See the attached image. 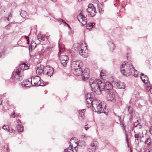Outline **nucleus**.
<instances>
[{
  "mask_svg": "<svg viewBox=\"0 0 152 152\" xmlns=\"http://www.w3.org/2000/svg\"><path fill=\"white\" fill-rule=\"evenodd\" d=\"M89 83L92 90L98 95L101 94V91L104 89H111L113 87L111 82H108L105 83L99 79L96 80L94 78H91Z\"/></svg>",
  "mask_w": 152,
  "mask_h": 152,
  "instance_id": "obj_1",
  "label": "nucleus"
},
{
  "mask_svg": "<svg viewBox=\"0 0 152 152\" xmlns=\"http://www.w3.org/2000/svg\"><path fill=\"white\" fill-rule=\"evenodd\" d=\"M92 95L90 93H88L86 100V105L89 108L91 105L95 110V112H97L99 113L104 112V110L103 107H102L101 102L95 98L94 99L91 97Z\"/></svg>",
  "mask_w": 152,
  "mask_h": 152,
  "instance_id": "obj_2",
  "label": "nucleus"
},
{
  "mask_svg": "<svg viewBox=\"0 0 152 152\" xmlns=\"http://www.w3.org/2000/svg\"><path fill=\"white\" fill-rule=\"evenodd\" d=\"M120 69L121 72L124 75L128 76L132 75L135 77L138 75V72L134 69L131 64L125 63L122 65Z\"/></svg>",
  "mask_w": 152,
  "mask_h": 152,
  "instance_id": "obj_3",
  "label": "nucleus"
},
{
  "mask_svg": "<svg viewBox=\"0 0 152 152\" xmlns=\"http://www.w3.org/2000/svg\"><path fill=\"white\" fill-rule=\"evenodd\" d=\"M28 69V66L24 63L19 65L12 73V79H16L19 81L22 80V77L23 75V70Z\"/></svg>",
  "mask_w": 152,
  "mask_h": 152,
  "instance_id": "obj_4",
  "label": "nucleus"
},
{
  "mask_svg": "<svg viewBox=\"0 0 152 152\" xmlns=\"http://www.w3.org/2000/svg\"><path fill=\"white\" fill-rule=\"evenodd\" d=\"M78 51L79 52V54L84 58H86L88 56V50L87 49L86 46L83 49L79 43H75L71 50L70 53L72 55L73 53H76Z\"/></svg>",
  "mask_w": 152,
  "mask_h": 152,
  "instance_id": "obj_5",
  "label": "nucleus"
},
{
  "mask_svg": "<svg viewBox=\"0 0 152 152\" xmlns=\"http://www.w3.org/2000/svg\"><path fill=\"white\" fill-rule=\"evenodd\" d=\"M86 11L88 13V15L91 17L94 16L96 13V9L93 4L88 5Z\"/></svg>",
  "mask_w": 152,
  "mask_h": 152,
  "instance_id": "obj_6",
  "label": "nucleus"
},
{
  "mask_svg": "<svg viewBox=\"0 0 152 152\" xmlns=\"http://www.w3.org/2000/svg\"><path fill=\"white\" fill-rule=\"evenodd\" d=\"M75 138H72L71 140H70V142H72V141L74 140H75ZM74 143L75 144H76V146L75 145V147H74V148L73 149V145H72L71 144L69 145V147L67 149H65L64 150V152H76L77 151V150L76 149L77 146V143L76 142H75V141H73Z\"/></svg>",
  "mask_w": 152,
  "mask_h": 152,
  "instance_id": "obj_7",
  "label": "nucleus"
},
{
  "mask_svg": "<svg viewBox=\"0 0 152 152\" xmlns=\"http://www.w3.org/2000/svg\"><path fill=\"white\" fill-rule=\"evenodd\" d=\"M98 143L97 141H93L89 147V151L90 152L95 151L98 148Z\"/></svg>",
  "mask_w": 152,
  "mask_h": 152,
  "instance_id": "obj_8",
  "label": "nucleus"
},
{
  "mask_svg": "<svg viewBox=\"0 0 152 152\" xmlns=\"http://www.w3.org/2000/svg\"><path fill=\"white\" fill-rule=\"evenodd\" d=\"M61 64L64 67H65L67 65V62L68 61V56L66 55H63L59 57Z\"/></svg>",
  "mask_w": 152,
  "mask_h": 152,
  "instance_id": "obj_9",
  "label": "nucleus"
},
{
  "mask_svg": "<svg viewBox=\"0 0 152 152\" xmlns=\"http://www.w3.org/2000/svg\"><path fill=\"white\" fill-rule=\"evenodd\" d=\"M83 63L80 62V61H73L72 62L71 65V67L72 68V70L76 69V68H78L79 67H81L82 66Z\"/></svg>",
  "mask_w": 152,
  "mask_h": 152,
  "instance_id": "obj_10",
  "label": "nucleus"
},
{
  "mask_svg": "<svg viewBox=\"0 0 152 152\" xmlns=\"http://www.w3.org/2000/svg\"><path fill=\"white\" fill-rule=\"evenodd\" d=\"M77 17L79 21L81 23L83 26L87 23V18L82 13H80Z\"/></svg>",
  "mask_w": 152,
  "mask_h": 152,
  "instance_id": "obj_11",
  "label": "nucleus"
},
{
  "mask_svg": "<svg viewBox=\"0 0 152 152\" xmlns=\"http://www.w3.org/2000/svg\"><path fill=\"white\" fill-rule=\"evenodd\" d=\"M31 80H32V82L34 83L33 85H32L33 86H38L39 85L38 81H40V78L39 76L37 75L33 76Z\"/></svg>",
  "mask_w": 152,
  "mask_h": 152,
  "instance_id": "obj_12",
  "label": "nucleus"
},
{
  "mask_svg": "<svg viewBox=\"0 0 152 152\" xmlns=\"http://www.w3.org/2000/svg\"><path fill=\"white\" fill-rule=\"evenodd\" d=\"M89 70L88 69L85 70L83 72L81 75L83 76L82 78L84 81H85L89 77Z\"/></svg>",
  "mask_w": 152,
  "mask_h": 152,
  "instance_id": "obj_13",
  "label": "nucleus"
},
{
  "mask_svg": "<svg viewBox=\"0 0 152 152\" xmlns=\"http://www.w3.org/2000/svg\"><path fill=\"white\" fill-rule=\"evenodd\" d=\"M72 71L73 74L77 76L81 75L83 72L81 67L76 68V69H74Z\"/></svg>",
  "mask_w": 152,
  "mask_h": 152,
  "instance_id": "obj_14",
  "label": "nucleus"
},
{
  "mask_svg": "<svg viewBox=\"0 0 152 152\" xmlns=\"http://www.w3.org/2000/svg\"><path fill=\"white\" fill-rule=\"evenodd\" d=\"M85 109L81 110L79 113L78 118L79 119L82 120L84 118V112Z\"/></svg>",
  "mask_w": 152,
  "mask_h": 152,
  "instance_id": "obj_15",
  "label": "nucleus"
},
{
  "mask_svg": "<svg viewBox=\"0 0 152 152\" xmlns=\"http://www.w3.org/2000/svg\"><path fill=\"white\" fill-rule=\"evenodd\" d=\"M115 97V93L113 92L110 91L108 94V100L110 101H113Z\"/></svg>",
  "mask_w": 152,
  "mask_h": 152,
  "instance_id": "obj_16",
  "label": "nucleus"
},
{
  "mask_svg": "<svg viewBox=\"0 0 152 152\" xmlns=\"http://www.w3.org/2000/svg\"><path fill=\"white\" fill-rule=\"evenodd\" d=\"M107 73L106 70L102 69L101 70L100 76L102 79L104 80L105 78L106 75L107 74Z\"/></svg>",
  "mask_w": 152,
  "mask_h": 152,
  "instance_id": "obj_17",
  "label": "nucleus"
},
{
  "mask_svg": "<svg viewBox=\"0 0 152 152\" xmlns=\"http://www.w3.org/2000/svg\"><path fill=\"white\" fill-rule=\"evenodd\" d=\"M103 3H100L98 4V8L100 13H102L103 12Z\"/></svg>",
  "mask_w": 152,
  "mask_h": 152,
  "instance_id": "obj_18",
  "label": "nucleus"
},
{
  "mask_svg": "<svg viewBox=\"0 0 152 152\" xmlns=\"http://www.w3.org/2000/svg\"><path fill=\"white\" fill-rule=\"evenodd\" d=\"M121 126L122 127H123V129L125 130V134L126 135V141L127 143L128 144V145H129V139H128V134L127 132L125 130V126H124V124L123 123H122L121 124Z\"/></svg>",
  "mask_w": 152,
  "mask_h": 152,
  "instance_id": "obj_19",
  "label": "nucleus"
},
{
  "mask_svg": "<svg viewBox=\"0 0 152 152\" xmlns=\"http://www.w3.org/2000/svg\"><path fill=\"white\" fill-rule=\"evenodd\" d=\"M46 38L45 37L43 36L40 33L38 34L37 35V39L40 42L45 41Z\"/></svg>",
  "mask_w": 152,
  "mask_h": 152,
  "instance_id": "obj_20",
  "label": "nucleus"
},
{
  "mask_svg": "<svg viewBox=\"0 0 152 152\" xmlns=\"http://www.w3.org/2000/svg\"><path fill=\"white\" fill-rule=\"evenodd\" d=\"M23 83H24L23 84L24 86L26 87H29L31 86V84L32 85V80H31V82L28 80H26Z\"/></svg>",
  "mask_w": 152,
  "mask_h": 152,
  "instance_id": "obj_21",
  "label": "nucleus"
},
{
  "mask_svg": "<svg viewBox=\"0 0 152 152\" xmlns=\"http://www.w3.org/2000/svg\"><path fill=\"white\" fill-rule=\"evenodd\" d=\"M140 77L141 79L142 80V81L145 83V84H148V82L149 81V79L148 77L146 75L144 77H141L140 76Z\"/></svg>",
  "mask_w": 152,
  "mask_h": 152,
  "instance_id": "obj_22",
  "label": "nucleus"
},
{
  "mask_svg": "<svg viewBox=\"0 0 152 152\" xmlns=\"http://www.w3.org/2000/svg\"><path fill=\"white\" fill-rule=\"evenodd\" d=\"M108 45L110 47V50L113 51L115 49V44L112 42H108Z\"/></svg>",
  "mask_w": 152,
  "mask_h": 152,
  "instance_id": "obj_23",
  "label": "nucleus"
},
{
  "mask_svg": "<svg viewBox=\"0 0 152 152\" xmlns=\"http://www.w3.org/2000/svg\"><path fill=\"white\" fill-rule=\"evenodd\" d=\"M16 128L18 132H22L23 131V127L20 124H18Z\"/></svg>",
  "mask_w": 152,
  "mask_h": 152,
  "instance_id": "obj_24",
  "label": "nucleus"
},
{
  "mask_svg": "<svg viewBox=\"0 0 152 152\" xmlns=\"http://www.w3.org/2000/svg\"><path fill=\"white\" fill-rule=\"evenodd\" d=\"M125 85L124 83H119L118 85L117 88L119 89H124L125 88Z\"/></svg>",
  "mask_w": 152,
  "mask_h": 152,
  "instance_id": "obj_25",
  "label": "nucleus"
},
{
  "mask_svg": "<svg viewBox=\"0 0 152 152\" xmlns=\"http://www.w3.org/2000/svg\"><path fill=\"white\" fill-rule=\"evenodd\" d=\"M20 14L21 16L23 18L27 16V12L24 10H21L20 12Z\"/></svg>",
  "mask_w": 152,
  "mask_h": 152,
  "instance_id": "obj_26",
  "label": "nucleus"
},
{
  "mask_svg": "<svg viewBox=\"0 0 152 152\" xmlns=\"http://www.w3.org/2000/svg\"><path fill=\"white\" fill-rule=\"evenodd\" d=\"M111 83L112 86H113V87H114L115 88H117L118 86L119 83L116 81L115 80H113Z\"/></svg>",
  "mask_w": 152,
  "mask_h": 152,
  "instance_id": "obj_27",
  "label": "nucleus"
},
{
  "mask_svg": "<svg viewBox=\"0 0 152 152\" xmlns=\"http://www.w3.org/2000/svg\"><path fill=\"white\" fill-rule=\"evenodd\" d=\"M53 68H50V71H47V75L51 77V76L53 75Z\"/></svg>",
  "mask_w": 152,
  "mask_h": 152,
  "instance_id": "obj_28",
  "label": "nucleus"
},
{
  "mask_svg": "<svg viewBox=\"0 0 152 152\" xmlns=\"http://www.w3.org/2000/svg\"><path fill=\"white\" fill-rule=\"evenodd\" d=\"M151 143V140L150 137L148 138L145 142V143L148 145H150Z\"/></svg>",
  "mask_w": 152,
  "mask_h": 152,
  "instance_id": "obj_29",
  "label": "nucleus"
},
{
  "mask_svg": "<svg viewBox=\"0 0 152 152\" xmlns=\"http://www.w3.org/2000/svg\"><path fill=\"white\" fill-rule=\"evenodd\" d=\"M44 72L43 70L41 69L37 68L36 70V72L37 74H40Z\"/></svg>",
  "mask_w": 152,
  "mask_h": 152,
  "instance_id": "obj_30",
  "label": "nucleus"
},
{
  "mask_svg": "<svg viewBox=\"0 0 152 152\" xmlns=\"http://www.w3.org/2000/svg\"><path fill=\"white\" fill-rule=\"evenodd\" d=\"M128 110L129 114L132 115L133 113V108L132 107L129 106L128 108Z\"/></svg>",
  "mask_w": 152,
  "mask_h": 152,
  "instance_id": "obj_31",
  "label": "nucleus"
},
{
  "mask_svg": "<svg viewBox=\"0 0 152 152\" xmlns=\"http://www.w3.org/2000/svg\"><path fill=\"white\" fill-rule=\"evenodd\" d=\"M95 24V23H91L90 24L87 25V28L88 29H90V28H92L93 27V26Z\"/></svg>",
  "mask_w": 152,
  "mask_h": 152,
  "instance_id": "obj_32",
  "label": "nucleus"
},
{
  "mask_svg": "<svg viewBox=\"0 0 152 152\" xmlns=\"http://www.w3.org/2000/svg\"><path fill=\"white\" fill-rule=\"evenodd\" d=\"M2 129L5 130H7L8 132L9 131V128L8 126L7 125H4L2 127Z\"/></svg>",
  "mask_w": 152,
  "mask_h": 152,
  "instance_id": "obj_33",
  "label": "nucleus"
},
{
  "mask_svg": "<svg viewBox=\"0 0 152 152\" xmlns=\"http://www.w3.org/2000/svg\"><path fill=\"white\" fill-rule=\"evenodd\" d=\"M50 67V66H45V68H44L43 70L44 72H45L46 71H48Z\"/></svg>",
  "mask_w": 152,
  "mask_h": 152,
  "instance_id": "obj_34",
  "label": "nucleus"
},
{
  "mask_svg": "<svg viewBox=\"0 0 152 152\" xmlns=\"http://www.w3.org/2000/svg\"><path fill=\"white\" fill-rule=\"evenodd\" d=\"M134 136L135 138H137V140H138V138L140 137V135L139 134H135Z\"/></svg>",
  "mask_w": 152,
  "mask_h": 152,
  "instance_id": "obj_35",
  "label": "nucleus"
},
{
  "mask_svg": "<svg viewBox=\"0 0 152 152\" xmlns=\"http://www.w3.org/2000/svg\"><path fill=\"white\" fill-rule=\"evenodd\" d=\"M15 112H13L11 114V117L13 118H15Z\"/></svg>",
  "mask_w": 152,
  "mask_h": 152,
  "instance_id": "obj_36",
  "label": "nucleus"
},
{
  "mask_svg": "<svg viewBox=\"0 0 152 152\" xmlns=\"http://www.w3.org/2000/svg\"><path fill=\"white\" fill-rule=\"evenodd\" d=\"M40 81V83L39 84V83L38 86H43L45 85V84H44V83H43V82H41V81Z\"/></svg>",
  "mask_w": 152,
  "mask_h": 152,
  "instance_id": "obj_37",
  "label": "nucleus"
},
{
  "mask_svg": "<svg viewBox=\"0 0 152 152\" xmlns=\"http://www.w3.org/2000/svg\"><path fill=\"white\" fill-rule=\"evenodd\" d=\"M44 68H45V66H44L42 65H40L39 67H37V68L41 69H43V70H44Z\"/></svg>",
  "mask_w": 152,
  "mask_h": 152,
  "instance_id": "obj_38",
  "label": "nucleus"
},
{
  "mask_svg": "<svg viewBox=\"0 0 152 152\" xmlns=\"http://www.w3.org/2000/svg\"><path fill=\"white\" fill-rule=\"evenodd\" d=\"M148 85L147 86V87L148 88L151 87L152 86V85L150 83H149V81L148 82V83L147 84Z\"/></svg>",
  "mask_w": 152,
  "mask_h": 152,
  "instance_id": "obj_39",
  "label": "nucleus"
},
{
  "mask_svg": "<svg viewBox=\"0 0 152 152\" xmlns=\"http://www.w3.org/2000/svg\"><path fill=\"white\" fill-rule=\"evenodd\" d=\"M57 20L59 22H62V21H63V20L61 18L57 19Z\"/></svg>",
  "mask_w": 152,
  "mask_h": 152,
  "instance_id": "obj_40",
  "label": "nucleus"
},
{
  "mask_svg": "<svg viewBox=\"0 0 152 152\" xmlns=\"http://www.w3.org/2000/svg\"><path fill=\"white\" fill-rule=\"evenodd\" d=\"M87 126V125H86L84 127V128H85V129L86 130H87L89 128V127H88Z\"/></svg>",
  "mask_w": 152,
  "mask_h": 152,
  "instance_id": "obj_41",
  "label": "nucleus"
},
{
  "mask_svg": "<svg viewBox=\"0 0 152 152\" xmlns=\"http://www.w3.org/2000/svg\"><path fill=\"white\" fill-rule=\"evenodd\" d=\"M25 38L26 39V40L27 41H28L29 40V37L27 36H25Z\"/></svg>",
  "mask_w": 152,
  "mask_h": 152,
  "instance_id": "obj_42",
  "label": "nucleus"
},
{
  "mask_svg": "<svg viewBox=\"0 0 152 152\" xmlns=\"http://www.w3.org/2000/svg\"><path fill=\"white\" fill-rule=\"evenodd\" d=\"M127 57L128 60H129L130 58L129 57V54H127Z\"/></svg>",
  "mask_w": 152,
  "mask_h": 152,
  "instance_id": "obj_43",
  "label": "nucleus"
},
{
  "mask_svg": "<svg viewBox=\"0 0 152 152\" xmlns=\"http://www.w3.org/2000/svg\"><path fill=\"white\" fill-rule=\"evenodd\" d=\"M139 129H140L142 127V126L141 125H140L139 124V125H138V126Z\"/></svg>",
  "mask_w": 152,
  "mask_h": 152,
  "instance_id": "obj_44",
  "label": "nucleus"
},
{
  "mask_svg": "<svg viewBox=\"0 0 152 152\" xmlns=\"http://www.w3.org/2000/svg\"><path fill=\"white\" fill-rule=\"evenodd\" d=\"M150 132L151 134H152V127H150Z\"/></svg>",
  "mask_w": 152,
  "mask_h": 152,
  "instance_id": "obj_45",
  "label": "nucleus"
},
{
  "mask_svg": "<svg viewBox=\"0 0 152 152\" xmlns=\"http://www.w3.org/2000/svg\"><path fill=\"white\" fill-rule=\"evenodd\" d=\"M64 50V49H59V52H61L62 51H63Z\"/></svg>",
  "mask_w": 152,
  "mask_h": 152,
  "instance_id": "obj_46",
  "label": "nucleus"
},
{
  "mask_svg": "<svg viewBox=\"0 0 152 152\" xmlns=\"http://www.w3.org/2000/svg\"><path fill=\"white\" fill-rule=\"evenodd\" d=\"M62 22L64 23H65V24H66V25H68V26H69V25H68V24H67V23H66V22H65V21H64V20H63V21H62Z\"/></svg>",
  "mask_w": 152,
  "mask_h": 152,
  "instance_id": "obj_47",
  "label": "nucleus"
},
{
  "mask_svg": "<svg viewBox=\"0 0 152 152\" xmlns=\"http://www.w3.org/2000/svg\"><path fill=\"white\" fill-rule=\"evenodd\" d=\"M149 90L150 91V92H151V93L152 94V87L151 88H150L149 89Z\"/></svg>",
  "mask_w": 152,
  "mask_h": 152,
  "instance_id": "obj_48",
  "label": "nucleus"
},
{
  "mask_svg": "<svg viewBox=\"0 0 152 152\" xmlns=\"http://www.w3.org/2000/svg\"><path fill=\"white\" fill-rule=\"evenodd\" d=\"M141 75H142V76L141 77H142L143 76V77H144V76H145V75L144 73H142L141 74Z\"/></svg>",
  "mask_w": 152,
  "mask_h": 152,
  "instance_id": "obj_49",
  "label": "nucleus"
},
{
  "mask_svg": "<svg viewBox=\"0 0 152 152\" xmlns=\"http://www.w3.org/2000/svg\"><path fill=\"white\" fill-rule=\"evenodd\" d=\"M139 125V123L138 124H137L135 126H135V127H138Z\"/></svg>",
  "mask_w": 152,
  "mask_h": 152,
  "instance_id": "obj_50",
  "label": "nucleus"
},
{
  "mask_svg": "<svg viewBox=\"0 0 152 152\" xmlns=\"http://www.w3.org/2000/svg\"><path fill=\"white\" fill-rule=\"evenodd\" d=\"M2 101L1 99H0V105L1 104L2 102Z\"/></svg>",
  "mask_w": 152,
  "mask_h": 152,
  "instance_id": "obj_51",
  "label": "nucleus"
},
{
  "mask_svg": "<svg viewBox=\"0 0 152 152\" xmlns=\"http://www.w3.org/2000/svg\"><path fill=\"white\" fill-rule=\"evenodd\" d=\"M20 122V120H19V119H18V120H17V123H19V122Z\"/></svg>",
  "mask_w": 152,
  "mask_h": 152,
  "instance_id": "obj_52",
  "label": "nucleus"
},
{
  "mask_svg": "<svg viewBox=\"0 0 152 152\" xmlns=\"http://www.w3.org/2000/svg\"><path fill=\"white\" fill-rule=\"evenodd\" d=\"M50 68H52L51 67H50V68L48 69V70L47 71H50Z\"/></svg>",
  "mask_w": 152,
  "mask_h": 152,
  "instance_id": "obj_53",
  "label": "nucleus"
},
{
  "mask_svg": "<svg viewBox=\"0 0 152 152\" xmlns=\"http://www.w3.org/2000/svg\"><path fill=\"white\" fill-rule=\"evenodd\" d=\"M53 2H55L56 1V0H52Z\"/></svg>",
  "mask_w": 152,
  "mask_h": 152,
  "instance_id": "obj_54",
  "label": "nucleus"
},
{
  "mask_svg": "<svg viewBox=\"0 0 152 152\" xmlns=\"http://www.w3.org/2000/svg\"><path fill=\"white\" fill-rule=\"evenodd\" d=\"M78 0L79 2H81V1H82V0Z\"/></svg>",
  "mask_w": 152,
  "mask_h": 152,
  "instance_id": "obj_55",
  "label": "nucleus"
},
{
  "mask_svg": "<svg viewBox=\"0 0 152 152\" xmlns=\"http://www.w3.org/2000/svg\"><path fill=\"white\" fill-rule=\"evenodd\" d=\"M8 147H7V148H6V150H8Z\"/></svg>",
  "mask_w": 152,
  "mask_h": 152,
  "instance_id": "obj_56",
  "label": "nucleus"
},
{
  "mask_svg": "<svg viewBox=\"0 0 152 152\" xmlns=\"http://www.w3.org/2000/svg\"><path fill=\"white\" fill-rule=\"evenodd\" d=\"M7 20H9V18H7Z\"/></svg>",
  "mask_w": 152,
  "mask_h": 152,
  "instance_id": "obj_57",
  "label": "nucleus"
},
{
  "mask_svg": "<svg viewBox=\"0 0 152 152\" xmlns=\"http://www.w3.org/2000/svg\"><path fill=\"white\" fill-rule=\"evenodd\" d=\"M27 43H28V44H29V41H28Z\"/></svg>",
  "mask_w": 152,
  "mask_h": 152,
  "instance_id": "obj_58",
  "label": "nucleus"
},
{
  "mask_svg": "<svg viewBox=\"0 0 152 152\" xmlns=\"http://www.w3.org/2000/svg\"><path fill=\"white\" fill-rule=\"evenodd\" d=\"M119 0H116V1H118Z\"/></svg>",
  "mask_w": 152,
  "mask_h": 152,
  "instance_id": "obj_59",
  "label": "nucleus"
},
{
  "mask_svg": "<svg viewBox=\"0 0 152 152\" xmlns=\"http://www.w3.org/2000/svg\"><path fill=\"white\" fill-rule=\"evenodd\" d=\"M11 14L10 15H9V16L10 17V16H11Z\"/></svg>",
  "mask_w": 152,
  "mask_h": 152,
  "instance_id": "obj_60",
  "label": "nucleus"
},
{
  "mask_svg": "<svg viewBox=\"0 0 152 152\" xmlns=\"http://www.w3.org/2000/svg\"><path fill=\"white\" fill-rule=\"evenodd\" d=\"M30 34H29L28 35H30Z\"/></svg>",
  "mask_w": 152,
  "mask_h": 152,
  "instance_id": "obj_61",
  "label": "nucleus"
},
{
  "mask_svg": "<svg viewBox=\"0 0 152 152\" xmlns=\"http://www.w3.org/2000/svg\"><path fill=\"white\" fill-rule=\"evenodd\" d=\"M149 152H150V151H149Z\"/></svg>",
  "mask_w": 152,
  "mask_h": 152,
  "instance_id": "obj_62",
  "label": "nucleus"
}]
</instances>
